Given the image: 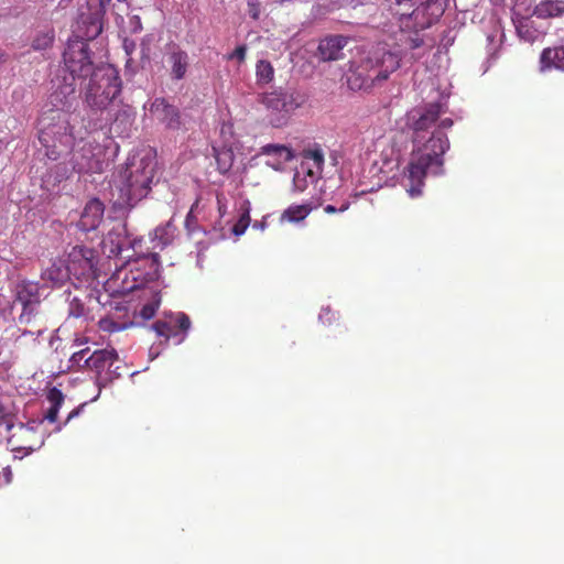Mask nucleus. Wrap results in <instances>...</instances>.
<instances>
[{
  "label": "nucleus",
  "instance_id": "nucleus-13",
  "mask_svg": "<svg viewBox=\"0 0 564 564\" xmlns=\"http://www.w3.org/2000/svg\"><path fill=\"white\" fill-rule=\"evenodd\" d=\"M151 116L162 122L169 129H178L181 116L176 107L169 105L163 98H155L149 107Z\"/></svg>",
  "mask_w": 564,
  "mask_h": 564
},
{
  "label": "nucleus",
  "instance_id": "nucleus-32",
  "mask_svg": "<svg viewBox=\"0 0 564 564\" xmlns=\"http://www.w3.org/2000/svg\"><path fill=\"white\" fill-rule=\"evenodd\" d=\"M98 324H99V327L101 330L108 332V333L120 332V330L127 329L134 325L133 322L121 323V322L115 321L112 317L101 318Z\"/></svg>",
  "mask_w": 564,
  "mask_h": 564
},
{
  "label": "nucleus",
  "instance_id": "nucleus-21",
  "mask_svg": "<svg viewBox=\"0 0 564 564\" xmlns=\"http://www.w3.org/2000/svg\"><path fill=\"white\" fill-rule=\"evenodd\" d=\"M512 21L518 36L524 42L533 43L543 35V31L534 24L530 17L520 15L514 11Z\"/></svg>",
  "mask_w": 564,
  "mask_h": 564
},
{
  "label": "nucleus",
  "instance_id": "nucleus-12",
  "mask_svg": "<svg viewBox=\"0 0 564 564\" xmlns=\"http://www.w3.org/2000/svg\"><path fill=\"white\" fill-rule=\"evenodd\" d=\"M134 122V111L127 105L117 102L116 107L111 110V120H109L106 127H109L111 132L119 135H128Z\"/></svg>",
  "mask_w": 564,
  "mask_h": 564
},
{
  "label": "nucleus",
  "instance_id": "nucleus-11",
  "mask_svg": "<svg viewBox=\"0 0 564 564\" xmlns=\"http://www.w3.org/2000/svg\"><path fill=\"white\" fill-rule=\"evenodd\" d=\"M67 269L76 279H90L95 276L97 253L85 246H75L68 252Z\"/></svg>",
  "mask_w": 564,
  "mask_h": 564
},
{
  "label": "nucleus",
  "instance_id": "nucleus-48",
  "mask_svg": "<svg viewBox=\"0 0 564 564\" xmlns=\"http://www.w3.org/2000/svg\"><path fill=\"white\" fill-rule=\"evenodd\" d=\"M131 24L133 32H139L142 30L141 20L138 15L131 18Z\"/></svg>",
  "mask_w": 564,
  "mask_h": 564
},
{
  "label": "nucleus",
  "instance_id": "nucleus-9",
  "mask_svg": "<svg viewBox=\"0 0 564 564\" xmlns=\"http://www.w3.org/2000/svg\"><path fill=\"white\" fill-rule=\"evenodd\" d=\"M324 165V152L317 144L305 149L302 153V162L296 169L293 185L297 192H304L310 184H314L321 177Z\"/></svg>",
  "mask_w": 564,
  "mask_h": 564
},
{
  "label": "nucleus",
  "instance_id": "nucleus-38",
  "mask_svg": "<svg viewBox=\"0 0 564 564\" xmlns=\"http://www.w3.org/2000/svg\"><path fill=\"white\" fill-rule=\"evenodd\" d=\"M159 304H160V300H155L151 303H147L145 305L142 306V308L140 311V316L144 321L151 319L155 315Z\"/></svg>",
  "mask_w": 564,
  "mask_h": 564
},
{
  "label": "nucleus",
  "instance_id": "nucleus-45",
  "mask_svg": "<svg viewBox=\"0 0 564 564\" xmlns=\"http://www.w3.org/2000/svg\"><path fill=\"white\" fill-rule=\"evenodd\" d=\"M335 317V314L332 312L329 307L322 308L318 318L322 323H330Z\"/></svg>",
  "mask_w": 564,
  "mask_h": 564
},
{
  "label": "nucleus",
  "instance_id": "nucleus-28",
  "mask_svg": "<svg viewBox=\"0 0 564 564\" xmlns=\"http://www.w3.org/2000/svg\"><path fill=\"white\" fill-rule=\"evenodd\" d=\"M47 400L51 403V406L48 408L44 419L53 423L57 420L58 411L64 402V394L59 389L54 387L48 391Z\"/></svg>",
  "mask_w": 564,
  "mask_h": 564
},
{
  "label": "nucleus",
  "instance_id": "nucleus-4",
  "mask_svg": "<svg viewBox=\"0 0 564 564\" xmlns=\"http://www.w3.org/2000/svg\"><path fill=\"white\" fill-rule=\"evenodd\" d=\"M100 14L83 11L73 25V35L63 54L67 77L72 80L87 79L96 69L90 57L87 41L96 39L102 31Z\"/></svg>",
  "mask_w": 564,
  "mask_h": 564
},
{
  "label": "nucleus",
  "instance_id": "nucleus-30",
  "mask_svg": "<svg viewBox=\"0 0 564 564\" xmlns=\"http://www.w3.org/2000/svg\"><path fill=\"white\" fill-rule=\"evenodd\" d=\"M54 37L53 30L41 31L34 36L31 46L34 51H45L52 46Z\"/></svg>",
  "mask_w": 564,
  "mask_h": 564
},
{
  "label": "nucleus",
  "instance_id": "nucleus-15",
  "mask_svg": "<svg viewBox=\"0 0 564 564\" xmlns=\"http://www.w3.org/2000/svg\"><path fill=\"white\" fill-rule=\"evenodd\" d=\"M104 212V204L99 199H90L80 213L77 227L86 232L97 229L102 220Z\"/></svg>",
  "mask_w": 564,
  "mask_h": 564
},
{
  "label": "nucleus",
  "instance_id": "nucleus-14",
  "mask_svg": "<svg viewBox=\"0 0 564 564\" xmlns=\"http://www.w3.org/2000/svg\"><path fill=\"white\" fill-rule=\"evenodd\" d=\"M70 278L69 270L62 259H54L43 269L41 281L46 288H61Z\"/></svg>",
  "mask_w": 564,
  "mask_h": 564
},
{
  "label": "nucleus",
  "instance_id": "nucleus-17",
  "mask_svg": "<svg viewBox=\"0 0 564 564\" xmlns=\"http://www.w3.org/2000/svg\"><path fill=\"white\" fill-rule=\"evenodd\" d=\"M260 154L267 158L265 165L275 171H281L286 162H290L294 155L290 148L282 144H267L260 149Z\"/></svg>",
  "mask_w": 564,
  "mask_h": 564
},
{
  "label": "nucleus",
  "instance_id": "nucleus-8",
  "mask_svg": "<svg viewBox=\"0 0 564 564\" xmlns=\"http://www.w3.org/2000/svg\"><path fill=\"white\" fill-rule=\"evenodd\" d=\"M141 241L131 237L124 223L118 221L102 239L101 249L108 258H120L123 264H131Z\"/></svg>",
  "mask_w": 564,
  "mask_h": 564
},
{
  "label": "nucleus",
  "instance_id": "nucleus-51",
  "mask_svg": "<svg viewBox=\"0 0 564 564\" xmlns=\"http://www.w3.org/2000/svg\"><path fill=\"white\" fill-rule=\"evenodd\" d=\"M43 444H44V438H42V440L40 441V444H39L36 447H29V448H24V449H25V455L31 454L32 452H34V451H36V449L41 448V447L43 446ZM21 449H22V448H20L19 451H21Z\"/></svg>",
  "mask_w": 564,
  "mask_h": 564
},
{
  "label": "nucleus",
  "instance_id": "nucleus-49",
  "mask_svg": "<svg viewBox=\"0 0 564 564\" xmlns=\"http://www.w3.org/2000/svg\"><path fill=\"white\" fill-rule=\"evenodd\" d=\"M84 405L85 404H82L78 408H76L73 411H70L69 414L67 415V419H66L64 424L68 423L73 417L79 415V413H80L82 409L84 408Z\"/></svg>",
  "mask_w": 564,
  "mask_h": 564
},
{
  "label": "nucleus",
  "instance_id": "nucleus-35",
  "mask_svg": "<svg viewBox=\"0 0 564 564\" xmlns=\"http://www.w3.org/2000/svg\"><path fill=\"white\" fill-rule=\"evenodd\" d=\"M249 221H250L249 212L246 210L245 213H242L239 220L234 225V227H232L234 235L241 236L242 234H245V231L249 225Z\"/></svg>",
  "mask_w": 564,
  "mask_h": 564
},
{
  "label": "nucleus",
  "instance_id": "nucleus-40",
  "mask_svg": "<svg viewBox=\"0 0 564 564\" xmlns=\"http://www.w3.org/2000/svg\"><path fill=\"white\" fill-rule=\"evenodd\" d=\"M85 313V307H84V304L82 303L80 300H78L77 297H74L70 302H69V310H68V314L73 317H80L83 316Z\"/></svg>",
  "mask_w": 564,
  "mask_h": 564
},
{
  "label": "nucleus",
  "instance_id": "nucleus-50",
  "mask_svg": "<svg viewBox=\"0 0 564 564\" xmlns=\"http://www.w3.org/2000/svg\"><path fill=\"white\" fill-rule=\"evenodd\" d=\"M43 332H44V329H43V328H39V329H36V330H28V329H24V330H22L21 336H26V335H31V336L36 335V336H40V335H42V334H43Z\"/></svg>",
  "mask_w": 564,
  "mask_h": 564
},
{
  "label": "nucleus",
  "instance_id": "nucleus-46",
  "mask_svg": "<svg viewBox=\"0 0 564 564\" xmlns=\"http://www.w3.org/2000/svg\"><path fill=\"white\" fill-rule=\"evenodd\" d=\"M423 44V39L417 34V31H415L414 36H409L408 39V46L411 50L417 48Z\"/></svg>",
  "mask_w": 564,
  "mask_h": 564
},
{
  "label": "nucleus",
  "instance_id": "nucleus-31",
  "mask_svg": "<svg viewBox=\"0 0 564 564\" xmlns=\"http://www.w3.org/2000/svg\"><path fill=\"white\" fill-rule=\"evenodd\" d=\"M256 75L259 83L268 84L273 79V66L270 62L261 59L257 63Z\"/></svg>",
  "mask_w": 564,
  "mask_h": 564
},
{
  "label": "nucleus",
  "instance_id": "nucleus-20",
  "mask_svg": "<svg viewBox=\"0 0 564 564\" xmlns=\"http://www.w3.org/2000/svg\"><path fill=\"white\" fill-rule=\"evenodd\" d=\"M143 262L145 264H149V271L144 274V276H141V274L135 275L133 271L131 270L133 284L128 286L127 290L132 291L134 289L140 288L143 283L148 281H154L159 279L160 275V262H159V254L158 253H151V254H142L138 257L135 260H133L134 263Z\"/></svg>",
  "mask_w": 564,
  "mask_h": 564
},
{
  "label": "nucleus",
  "instance_id": "nucleus-56",
  "mask_svg": "<svg viewBox=\"0 0 564 564\" xmlns=\"http://www.w3.org/2000/svg\"><path fill=\"white\" fill-rule=\"evenodd\" d=\"M348 208V204H344L338 210L345 212Z\"/></svg>",
  "mask_w": 564,
  "mask_h": 564
},
{
  "label": "nucleus",
  "instance_id": "nucleus-16",
  "mask_svg": "<svg viewBox=\"0 0 564 564\" xmlns=\"http://www.w3.org/2000/svg\"><path fill=\"white\" fill-rule=\"evenodd\" d=\"M426 9L416 7L408 11H397L395 15L399 17L401 31H420L427 29L433 23V20L425 14Z\"/></svg>",
  "mask_w": 564,
  "mask_h": 564
},
{
  "label": "nucleus",
  "instance_id": "nucleus-34",
  "mask_svg": "<svg viewBox=\"0 0 564 564\" xmlns=\"http://www.w3.org/2000/svg\"><path fill=\"white\" fill-rule=\"evenodd\" d=\"M198 205H199V200L196 199L195 203L192 205V207L186 216V219H185V227L189 235H194V232L199 229L195 225V223H196L195 212L197 210Z\"/></svg>",
  "mask_w": 564,
  "mask_h": 564
},
{
  "label": "nucleus",
  "instance_id": "nucleus-59",
  "mask_svg": "<svg viewBox=\"0 0 564 564\" xmlns=\"http://www.w3.org/2000/svg\"><path fill=\"white\" fill-rule=\"evenodd\" d=\"M184 339H185V335H183V336L178 339L177 344H181Z\"/></svg>",
  "mask_w": 564,
  "mask_h": 564
},
{
  "label": "nucleus",
  "instance_id": "nucleus-55",
  "mask_svg": "<svg viewBox=\"0 0 564 564\" xmlns=\"http://www.w3.org/2000/svg\"><path fill=\"white\" fill-rule=\"evenodd\" d=\"M131 47H134V44H131V46H129V44L127 42L124 43V48H126L128 54H129Z\"/></svg>",
  "mask_w": 564,
  "mask_h": 564
},
{
  "label": "nucleus",
  "instance_id": "nucleus-47",
  "mask_svg": "<svg viewBox=\"0 0 564 564\" xmlns=\"http://www.w3.org/2000/svg\"><path fill=\"white\" fill-rule=\"evenodd\" d=\"M217 205H218L219 215H220V217H223L226 214V205H225L224 195H220V194L217 195Z\"/></svg>",
  "mask_w": 564,
  "mask_h": 564
},
{
  "label": "nucleus",
  "instance_id": "nucleus-18",
  "mask_svg": "<svg viewBox=\"0 0 564 564\" xmlns=\"http://www.w3.org/2000/svg\"><path fill=\"white\" fill-rule=\"evenodd\" d=\"M263 104L267 108L278 111L290 113L300 107V102L296 100L293 94H289L282 90H274L267 94L263 97Z\"/></svg>",
  "mask_w": 564,
  "mask_h": 564
},
{
  "label": "nucleus",
  "instance_id": "nucleus-24",
  "mask_svg": "<svg viewBox=\"0 0 564 564\" xmlns=\"http://www.w3.org/2000/svg\"><path fill=\"white\" fill-rule=\"evenodd\" d=\"M176 237V227L173 220H169L165 224L159 225L151 234L150 239L153 245V249L163 250L170 246Z\"/></svg>",
  "mask_w": 564,
  "mask_h": 564
},
{
  "label": "nucleus",
  "instance_id": "nucleus-23",
  "mask_svg": "<svg viewBox=\"0 0 564 564\" xmlns=\"http://www.w3.org/2000/svg\"><path fill=\"white\" fill-rule=\"evenodd\" d=\"M541 72L557 69L564 72V43L560 46L546 47L540 55Z\"/></svg>",
  "mask_w": 564,
  "mask_h": 564
},
{
  "label": "nucleus",
  "instance_id": "nucleus-26",
  "mask_svg": "<svg viewBox=\"0 0 564 564\" xmlns=\"http://www.w3.org/2000/svg\"><path fill=\"white\" fill-rule=\"evenodd\" d=\"M533 14L540 19L564 15V1L546 0L535 6Z\"/></svg>",
  "mask_w": 564,
  "mask_h": 564
},
{
  "label": "nucleus",
  "instance_id": "nucleus-53",
  "mask_svg": "<svg viewBox=\"0 0 564 564\" xmlns=\"http://www.w3.org/2000/svg\"><path fill=\"white\" fill-rule=\"evenodd\" d=\"M324 210H325L327 214H332V213L337 212L336 207H335V206H333V205H327V206H325Z\"/></svg>",
  "mask_w": 564,
  "mask_h": 564
},
{
  "label": "nucleus",
  "instance_id": "nucleus-22",
  "mask_svg": "<svg viewBox=\"0 0 564 564\" xmlns=\"http://www.w3.org/2000/svg\"><path fill=\"white\" fill-rule=\"evenodd\" d=\"M167 63L170 65V75L173 80H181L185 77L189 66V56L187 52L173 46L167 55Z\"/></svg>",
  "mask_w": 564,
  "mask_h": 564
},
{
  "label": "nucleus",
  "instance_id": "nucleus-60",
  "mask_svg": "<svg viewBox=\"0 0 564 564\" xmlns=\"http://www.w3.org/2000/svg\"><path fill=\"white\" fill-rule=\"evenodd\" d=\"M3 62V55L0 53V64Z\"/></svg>",
  "mask_w": 564,
  "mask_h": 564
},
{
  "label": "nucleus",
  "instance_id": "nucleus-3",
  "mask_svg": "<svg viewBox=\"0 0 564 564\" xmlns=\"http://www.w3.org/2000/svg\"><path fill=\"white\" fill-rule=\"evenodd\" d=\"M121 91L118 70L109 64L96 66L84 91L87 124L85 130L104 129L111 120V110L116 107Z\"/></svg>",
  "mask_w": 564,
  "mask_h": 564
},
{
  "label": "nucleus",
  "instance_id": "nucleus-10",
  "mask_svg": "<svg viewBox=\"0 0 564 564\" xmlns=\"http://www.w3.org/2000/svg\"><path fill=\"white\" fill-rule=\"evenodd\" d=\"M117 360L118 354L113 348L99 349L95 350L86 359H84V365L87 369L97 373L98 384L105 386L113 379L120 377V373L117 371L118 367L111 369L115 361Z\"/></svg>",
  "mask_w": 564,
  "mask_h": 564
},
{
  "label": "nucleus",
  "instance_id": "nucleus-27",
  "mask_svg": "<svg viewBox=\"0 0 564 564\" xmlns=\"http://www.w3.org/2000/svg\"><path fill=\"white\" fill-rule=\"evenodd\" d=\"M213 155L220 174H226L230 171L234 164L235 155L230 148L227 147H213Z\"/></svg>",
  "mask_w": 564,
  "mask_h": 564
},
{
  "label": "nucleus",
  "instance_id": "nucleus-36",
  "mask_svg": "<svg viewBox=\"0 0 564 564\" xmlns=\"http://www.w3.org/2000/svg\"><path fill=\"white\" fill-rule=\"evenodd\" d=\"M88 354H89V348H85V349L74 352L69 358V362L72 364V367H77L79 369L86 368V366L84 365V359H86L89 356Z\"/></svg>",
  "mask_w": 564,
  "mask_h": 564
},
{
  "label": "nucleus",
  "instance_id": "nucleus-29",
  "mask_svg": "<svg viewBox=\"0 0 564 564\" xmlns=\"http://www.w3.org/2000/svg\"><path fill=\"white\" fill-rule=\"evenodd\" d=\"M311 208L306 205H293L286 208L282 216L281 220H288L290 223H296L303 220L308 214Z\"/></svg>",
  "mask_w": 564,
  "mask_h": 564
},
{
  "label": "nucleus",
  "instance_id": "nucleus-41",
  "mask_svg": "<svg viewBox=\"0 0 564 564\" xmlns=\"http://www.w3.org/2000/svg\"><path fill=\"white\" fill-rule=\"evenodd\" d=\"M153 330L159 335L165 337L167 340L172 334H171V326L165 322H156L152 326Z\"/></svg>",
  "mask_w": 564,
  "mask_h": 564
},
{
  "label": "nucleus",
  "instance_id": "nucleus-57",
  "mask_svg": "<svg viewBox=\"0 0 564 564\" xmlns=\"http://www.w3.org/2000/svg\"><path fill=\"white\" fill-rule=\"evenodd\" d=\"M150 355L152 358H155L156 356H159V352H155V354H152V349L150 350Z\"/></svg>",
  "mask_w": 564,
  "mask_h": 564
},
{
  "label": "nucleus",
  "instance_id": "nucleus-54",
  "mask_svg": "<svg viewBox=\"0 0 564 564\" xmlns=\"http://www.w3.org/2000/svg\"><path fill=\"white\" fill-rule=\"evenodd\" d=\"M131 47H134V44H131V46H129V44L127 42L124 43V48H126L128 54H129Z\"/></svg>",
  "mask_w": 564,
  "mask_h": 564
},
{
  "label": "nucleus",
  "instance_id": "nucleus-19",
  "mask_svg": "<svg viewBox=\"0 0 564 564\" xmlns=\"http://www.w3.org/2000/svg\"><path fill=\"white\" fill-rule=\"evenodd\" d=\"M348 39L343 35H332L322 40L318 44V55L322 61H337L343 57V50Z\"/></svg>",
  "mask_w": 564,
  "mask_h": 564
},
{
  "label": "nucleus",
  "instance_id": "nucleus-2",
  "mask_svg": "<svg viewBox=\"0 0 564 564\" xmlns=\"http://www.w3.org/2000/svg\"><path fill=\"white\" fill-rule=\"evenodd\" d=\"M75 82L67 76L57 79L50 95L52 108L43 111L40 117L39 141L45 150V156L52 161H56L76 138L75 127L79 115L72 111L77 101Z\"/></svg>",
  "mask_w": 564,
  "mask_h": 564
},
{
  "label": "nucleus",
  "instance_id": "nucleus-43",
  "mask_svg": "<svg viewBox=\"0 0 564 564\" xmlns=\"http://www.w3.org/2000/svg\"><path fill=\"white\" fill-rule=\"evenodd\" d=\"M176 323H177L178 327L184 332H187L191 327L189 317L184 313L176 314Z\"/></svg>",
  "mask_w": 564,
  "mask_h": 564
},
{
  "label": "nucleus",
  "instance_id": "nucleus-42",
  "mask_svg": "<svg viewBox=\"0 0 564 564\" xmlns=\"http://www.w3.org/2000/svg\"><path fill=\"white\" fill-rule=\"evenodd\" d=\"M111 0H99V8L98 9H95L93 10L88 4L85 6V7H82L79 9V13H78V17L82 14L83 11H86V10H89V12L91 14H95V13H99L100 15V20L102 19V14L104 12L106 11V8L107 6L110 3ZM100 24L102 25V23L100 22Z\"/></svg>",
  "mask_w": 564,
  "mask_h": 564
},
{
  "label": "nucleus",
  "instance_id": "nucleus-37",
  "mask_svg": "<svg viewBox=\"0 0 564 564\" xmlns=\"http://www.w3.org/2000/svg\"><path fill=\"white\" fill-rule=\"evenodd\" d=\"M247 55V45H238L231 53L227 54L225 58L227 61H237L239 64L243 63Z\"/></svg>",
  "mask_w": 564,
  "mask_h": 564
},
{
  "label": "nucleus",
  "instance_id": "nucleus-25",
  "mask_svg": "<svg viewBox=\"0 0 564 564\" xmlns=\"http://www.w3.org/2000/svg\"><path fill=\"white\" fill-rule=\"evenodd\" d=\"M14 302L22 305L41 304L39 284L31 281H23L17 285Z\"/></svg>",
  "mask_w": 564,
  "mask_h": 564
},
{
  "label": "nucleus",
  "instance_id": "nucleus-5",
  "mask_svg": "<svg viewBox=\"0 0 564 564\" xmlns=\"http://www.w3.org/2000/svg\"><path fill=\"white\" fill-rule=\"evenodd\" d=\"M156 159L152 149L131 154L120 171V193L124 202L133 206L147 197L155 175Z\"/></svg>",
  "mask_w": 564,
  "mask_h": 564
},
{
  "label": "nucleus",
  "instance_id": "nucleus-7",
  "mask_svg": "<svg viewBox=\"0 0 564 564\" xmlns=\"http://www.w3.org/2000/svg\"><path fill=\"white\" fill-rule=\"evenodd\" d=\"M89 131L85 126L75 127V140L61 152L59 159L64 152L72 148L69 164L77 173H100L104 169L105 147L91 140H84V134ZM90 131H93L90 129Z\"/></svg>",
  "mask_w": 564,
  "mask_h": 564
},
{
  "label": "nucleus",
  "instance_id": "nucleus-44",
  "mask_svg": "<svg viewBox=\"0 0 564 564\" xmlns=\"http://www.w3.org/2000/svg\"><path fill=\"white\" fill-rule=\"evenodd\" d=\"M397 1V6L399 7L398 9L394 10V13L397 11H408V12H411V10L415 9L414 6H415V2H417L416 0H412V1H406V0H395Z\"/></svg>",
  "mask_w": 564,
  "mask_h": 564
},
{
  "label": "nucleus",
  "instance_id": "nucleus-6",
  "mask_svg": "<svg viewBox=\"0 0 564 564\" xmlns=\"http://www.w3.org/2000/svg\"><path fill=\"white\" fill-rule=\"evenodd\" d=\"M400 51H393L388 44L371 47L357 63L349 83L352 88L368 89L381 83L400 67Z\"/></svg>",
  "mask_w": 564,
  "mask_h": 564
},
{
  "label": "nucleus",
  "instance_id": "nucleus-1",
  "mask_svg": "<svg viewBox=\"0 0 564 564\" xmlns=\"http://www.w3.org/2000/svg\"><path fill=\"white\" fill-rule=\"evenodd\" d=\"M448 97L447 94H440L437 100L417 106L406 113V126L414 133V147L402 185L411 198L422 195L427 174H444V154L451 145L445 131L454 123L449 117H444L448 112Z\"/></svg>",
  "mask_w": 564,
  "mask_h": 564
},
{
  "label": "nucleus",
  "instance_id": "nucleus-33",
  "mask_svg": "<svg viewBox=\"0 0 564 564\" xmlns=\"http://www.w3.org/2000/svg\"><path fill=\"white\" fill-rule=\"evenodd\" d=\"M40 304L22 305V312L18 317L20 325H30L35 322L39 314Z\"/></svg>",
  "mask_w": 564,
  "mask_h": 564
},
{
  "label": "nucleus",
  "instance_id": "nucleus-39",
  "mask_svg": "<svg viewBox=\"0 0 564 564\" xmlns=\"http://www.w3.org/2000/svg\"><path fill=\"white\" fill-rule=\"evenodd\" d=\"M247 12L248 15L254 21L260 19L261 15V3L259 0H247Z\"/></svg>",
  "mask_w": 564,
  "mask_h": 564
},
{
  "label": "nucleus",
  "instance_id": "nucleus-58",
  "mask_svg": "<svg viewBox=\"0 0 564 564\" xmlns=\"http://www.w3.org/2000/svg\"><path fill=\"white\" fill-rule=\"evenodd\" d=\"M253 226L254 227H260L261 229H263V225H261V224L256 223Z\"/></svg>",
  "mask_w": 564,
  "mask_h": 564
},
{
  "label": "nucleus",
  "instance_id": "nucleus-52",
  "mask_svg": "<svg viewBox=\"0 0 564 564\" xmlns=\"http://www.w3.org/2000/svg\"><path fill=\"white\" fill-rule=\"evenodd\" d=\"M36 422H32V423H28V425H23L21 424V429L23 430H26V431H30V432H33L36 427Z\"/></svg>",
  "mask_w": 564,
  "mask_h": 564
}]
</instances>
